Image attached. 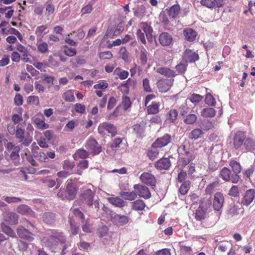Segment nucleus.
Masks as SVG:
<instances>
[{
	"label": "nucleus",
	"instance_id": "680f3d73",
	"mask_svg": "<svg viewBox=\"0 0 255 255\" xmlns=\"http://www.w3.org/2000/svg\"><path fill=\"white\" fill-rule=\"evenodd\" d=\"M200 3L202 5L208 8H213L215 6V2L214 0H201Z\"/></svg>",
	"mask_w": 255,
	"mask_h": 255
},
{
	"label": "nucleus",
	"instance_id": "b1692460",
	"mask_svg": "<svg viewBox=\"0 0 255 255\" xmlns=\"http://www.w3.org/2000/svg\"><path fill=\"white\" fill-rule=\"evenodd\" d=\"M171 166V162L168 158H162L155 163V166L157 169H167Z\"/></svg>",
	"mask_w": 255,
	"mask_h": 255
},
{
	"label": "nucleus",
	"instance_id": "6ab92c4d",
	"mask_svg": "<svg viewBox=\"0 0 255 255\" xmlns=\"http://www.w3.org/2000/svg\"><path fill=\"white\" fill-rule=\"evenodd\" d=\"M207 216V209L205 207L204 203H202L196 211L195 218L197 221H202L206 219Z\"/></svg>",
	"mask_w": 255,
	"mask_h": 255
},
{
	"label": "nucleus",
	"instance_id": "f3484780",
	"mask_svg": "<svg viewBox=\"0 0 255 255\" xmlns=\"http://www.w3.org/2000/svg\"><path fill=\"white\" fill-rule=\"evenodd\" d=\"M246 140L245 133L241 131L237 132L234 137V145L236 149L239 148Z\"/></svg>",
	"mask_w": 255,
	"mask_h": 255
},
{
	"label": "nucleus",
	"instance_id": "4468645a",
	"mask_svg": "<svg viewBox=\"0 0 255 255\" xmlns=\"http://www.w3.org/2000/svg\"><path fill=\"white\" fill-rule=\"evenodd\" d=\"M140 29L145 33L146 37L149 41L151 42L153 39V29L150 23L146 22H142L139 25Z\"/></svg>",
	"mask_w": 255,
	"mask_h": 255
},
{
	"label": "nucleus",
	"instance_id": "f03ea898",
	"mask_svg": "<svg viewBox=\"0 0 255 255\" xmlns=\"http://www.w3.org/2000/svg\"><path fill=\"white\" fill-rule=\"evenodd\" d=\"M77 189L75 184L68 183L65 190H60L57 196L62 200H73L76 195Z\"/></svg>",
	"mask_w": 255,
	"mask_h": 255
},
{
	"label": "nucleus",
	"instance_id": "72a5a7b5",
	"mask_svg": "<svg viewBox=\"0 0 255 255\" xmlns=\"http://www.w3.org/2000/svg\"><path fill=\"white\" fill-rule=\"evenodd\" d=\"M244 145L245 149L248 151L255 149V140L252 138L248 137L244 141Z\"/></svg>",
	"mask_w": 255,
	"mask_h": 255
},
{
	"label": "nucleus",
	"instance_id": "ea45409f",
	"mask_svg": "<svg viewBox=\"0 0 255 255\" xmlns=\"http://www.w3.org/2000/svg\"><path fill=\"white\" fill-rule=\"evenodd\" d=\"M197 117L195 114H190L186 116L183 122L186 125H193L197 121Z\"/></svg>",
	"mask_w": 255,
	"mask_h": 255
},
{
	"label": "nucleus",
	"instance_id": "8fccbe9b",
	"mask_svg": "<svg viewBox=\"0 0 255 255\" xmlns=\"http://www.w3.org/2000/svg\"><path fill=\"white\" fill-rule=\"evenodd\" d=\"M190 182L186 181L184 182L179 188V192L182 195H185L188 191L190 187Z\"/></svg>",
	"mask_w": 255,
	"mask_h": 255
},
{
	"label": "nucleus",
	"instance_id": "bb28decb",
	"mask_svg": "<svg viewBox=\"0 0 255 255\" xmlns=\"http://www.w3.org/2000/svg\"><path fill=\"white\" fill-rule=\"evenodd\" d=\"M178 152L181 156L195 155L192 150L188 148L187 144H183L179 146Z\"/></svg>",
	"mask_w": 255,
	"mask_h": 255
},
{
	"label": "nucleus",
	"instance_id": "20e7f679",
	"mask_svg": "<svg viewBox=\"0 0 255 255\" xmlns=\"http://www.w3.org/2000/svg\"><path fill=\"white\" fill-rule=\"evenodd\" d=\"M98 131L101 135H105V131H107L109 133H110L112 136H115L117 133L116 127L108 122H104L100 124L98 128Z\"/></svg>",
	"mask_w": 255,
	"mask_h": 255
},
{
	"label": "nucleus",
	"instance_id": "a18cd8bd",
	"mask_svg": "<svg viewBox=\"0 0 255 255\" xmlns=\"http://www.w3.org/2000/svg\"><path fill=\"white\" fill-rule=\"evenodd\" d=\"M203 97L200 95L197 94H191L187 98L191 102L194 104L195 105L201 102Z\"/></svg>",
	"mask_w": 255,
	"mask_h": 255
},
{
	"label": "nucleus",
	"instance_id": "13d9d810",
	"mask_svg": "<svg viewBox=\"0 0 255 255\" xmlns=\"http://www.w3.org/2000/svg\"><path fill=\"white\" fill-rule=\"evenodd\" d=\"M75 164L73 161L69 160H66L63 163V169L69 170H71L74 167Z\"/></svg>",
	"mask_w": 255,
	"mask_h": 255
},
{
	"label": "nucleus",
	"instance_id": "c85d7f7f",
	"mask_svg": "<svg viewBox=\"0 0 255 255\" xmlns=\"http://www.w3.org/2000/svg\"><path fill=\"white\" fill-rule=\"evenodd\" d=\"M203 134V131L201 128H196L189 132L188 137L192 140H196L201 138Z\"/></svg>",
	"mask_w": 255,
	"mask_h": 255
},
{
	"label": "nucleus",
	"instance_id": "864d4df0",
	"mask_svg": "<svg viewBox=\"0 0 255 255\" xmlns=\"http://www.w3.org/2000/svg\"><path fill=\"white\" fill-rule=\"evenodd\" d=\"M214 127V123L207 120L204 121L201 126V128L203 130H208Z\"/></svg>",
	"mask_w": 255,
	"mask_h": 255
},
{
	"label": "nucleus",
	"instance_id": "79ce46f5",
	"mask_svg": "<svg viewBox=\"0 0 255 255\" xmlns=\"http://www.w3.org/2000/svg\"><path fill=\"white\" fill-rule=\"evenodd\" d=\"M34 123L36 125V127L40 130H44L49 128V125L46 124L44 120H41L39 118H35Z\"/></svg>",
	"mask_w": 255,
	"mask_h": 255
},
{
	"label": "nucleus",
	"instance_id": "49530a36",
	"mask_svg": "<svg viewBox=\"0 0 255 255\" xmlns=\"http://www.w3.org/2000/svg\"><path fill=\"white\" fill-rule=\"evenodd\" d=\"M158 147H155L152 144L151 148L148 152V156L151 160H154L158 155Z\"/></svg>",
	"mask_w": 255,
	"mask_h": 255
},
{
	"label": "nucleus",
	"instance_id": "58836bf2",
	"mask_svg": "<svg viewBox=\"0 0 255 255\" xmlns=\"http://www.w3.org/2000/svg\"><path fill=\"white\" fill-rule=\"evenodd\" d=\"M148 52L142 46L140 48L139 59L142 65H144L147 63Z\"/></svg>",
	"mask_w": 255,
	"mask_h": 255
},
{
	"label": "nucleus",
	"instance_id": "37998d69",
	"mask_svg": "<svg viewBox=\"0 0 255 255\" xmlns=\"http://www.w3.org/2000/svg\"><path fill=\"white\" fill-rule=\"evenodd\" d=\"M120 195L126 200L132 201L137 197V194L135 192H122Z\"/></svg>",
	"mask_w": 255,
	"mask_h": 255
},
{
	"label": "nucleus",
	"instance_id": "a19ab883",
	"mask_svg": "<svg viewBox=\"0 0 255 255\" xmlns=\"http://www.w3.org/2000/svg\"><path fill=\"white\" fill-rule=\"evenodd\" d=\"M17 211L19 214L25 215H30L32 213L29 207L24 204L19 205L17 208Z\"/></svg>",
	"mask_w": 255,
	"mask_h": 255
},
{
	"label": "nucleus",
	"instance_id": "f704fd0d",
	"mask_svg": "<svg viewBox=\"0 0 255 255\" xmlns=\"http://www.w3.org/2000/svg\"><path fill=\"white\" fill-rule=\"evenodd\" d=\"M146 10L145 6L143 5H138L134 11V15L138 18H142L145 15Z\"/></svg>",
	"mask_w": 255,
	"mask_h": 255
},
{
	"label": "nucleus",
	"instance_id": "052dcab7",
	"mask_svg": "<svg viewBox=\"0 0 255 255\" xmlns=\"http://www.w3.org/2000/svg\"><path fill=\"white\" fill-rule=\"evenodd\" d=\"M16 50L21 54L23 57L28 56V51L27 49L21 44L17 45Z\"/></svg>",
	"mask_w": 255,
	"mask_h": 255
},
{
	"label": "nucleus",
	"instance_id": "f8f14e48",
	"mask_svg": "<svg viewBox=\"0 0 255 255\" xmlns=\"http://www.w3.org/2000/svg\"><path fill=\"white\" fill-rule=\"evenodd\" d=\"M224 202L223 194L220 192L215 193L213 201V207L215 210L219 211L223 207Z\"/></svg>",
	"mask_w": 255,
	"mask_h": 255
},
{
	"label": "nucleus",
	"instance_id": "7ed1b4c3",
	"mask_svg": "<svg viewBox=\"0 0 255 255\" xmlns=\"http://www.w3.org/2000/svg\"><path fill=\"white\" fill-rule=\"evenodd\" d=\"M58 242L61 243H65L66 239L63 233L52 231L49 237L46 240L44 243L47 247H52L56 245Z\"/></svg>",
	"mask_w": 255,
	"mask_h": 255
},
{
	"label": "nucleus",
	"instance_id": "a878e982",
	"mask_svg": "<svg viewBox=\"0 0 255 255\" xmlns=\"http://www.w3.org/2000/svg\"><path fill=\"white\" fill-rule=\"evenodd\" d=\"M156 72L168 78H172L176 76L175 71L167 67L157 68Z\"/></svg>",
	"mask_w": 255,
	"mask_h": 255
},
{
	"label": "nucleus",
	"instance_id": "412c9836",
	"mask_svg": "<svg viewBox=\"0 0 255 255\" xmlns=\"http://www.w3.org/2000/svg\"><path fill=\"white\" fill-rule=\"evenodd\" d=\"M183 58L186 62L191 63L198 60L199 59V55L190 49H186L184 52Z\"/></svg>",
	"mask_w": 255,
	"mask_h": 255
},
{
	"label": "nucleus",
	"instance_id": "5701e85b",
	"mask_svg": "<svg viewBox=\"0 0 255 255\" xmlns=\"http://www.w3.org/2000/svg\"><path fill=\"white\" fill-rule=\"evenodd\" d=\"M3 218L4 221L10 225H15L18 223V216L16 213L12 212L5 213L3 214Z\"/></svg>",
	"mask_w": 255,
	"mask_h": 255
},
{
	"label": "nucleus",
	"instance_id": "603ef678",
	"mask_svg": "<svg viewBox=\"0 0 255 255\" xmlns=\"http://www.w3.org/2000/svg\"><path fill=\"white\" fill-rule=\"evenodd\" d=\"M205 102L206 104L211 106H214L216 104L215 100L210 93L206 94Z\"/></svg>",
	"mask_w": 255,
	"mask_h": 255
},
{
	"label": "nucleus",
	"instance_id": "6e6d98bb",
	"mask_svg": "<svg viewBox=\"0 0 255 255\" xmlns=\"http://www.w3.org/2000/svg\"><path fill=\"white\" fill-rule=\"evenodd\" d=\"M69 224L71 234L73 235H77L79 232V227L75 224L74 221L72 220L71 219H69Z\"/></svg>",
	"mask_w": 255,
	"mask_h": 255
},
{
	"label": "nucleus",
	"instance_id": "de8ad7c7",
	"mask_svg": "<svg viewBox=\"0 0 255 255\" xmlns=\"http://www.w3.org/2000/svg\"><path fill=\"white\" fill-rule=\"evenodd\" d=\"M1 228L2 231L8 236L10 237H14L15 233L9 226L2 223L1 224Z\"/></svg>",
	"mask_w": 255,
	"mask_h": 255
},
{
	"label": "nucleus",
	"instance_id": "774afa93",
	"mask_svg": "<svg viewBox=\"0 0 255 255\" xmlns=\"http://www.w3.org/2000/svg\"><path fill=\"white\" fill-rule=\"evenodd\" d=\"M187 64L180 63L176 66V70L179 73H183L186 70Z\"/></svg>",
	"mask_w": 255,
	"mask_h": 255
},
{
	"label": "nucleus",
	"instance_id": "4c0bfd02",
	"mask_svg": "<svg viewBox=\"0 0 255 255\" xmlns=\"http://www.w3.org/2000/svg\"><path fill=\"white\" fill-rule=\"evenodd\" d=\"M216 114V111L212 108H204L201 112V115L204 117H213Z\"/></svg>",
	"mask_w": 255,
	"mask_h": 255
},
{
	"label": "nucleus",
	"instance_id": "39448f33",
	"mask_svg": "<svg viewBox=\"0 0 255 255\" xmlns=\"http://www.w3.org/2000/svg\"><path fill=\"white\" fill-rule=\"evenodd\" d=\"M86 148L93 155L99 154L102 150V147L98 142L93 138H90L86 141Z\"/></svg>",
	"mask_w": 255,
	"mask_h": 255
},
{
	"label": "nucleus",
	"instance_id": "7c9ffc66",
	"mask_svg": "<svg viewBox=\"0 0 255 255\" xmlns=\"http://www.w3.org/2000/svg\"><path fill=\"white\" fill-rule=\"evenodd\" d=\"M244 212L243 208L238 206L234 205L230 207L228 211V214L232 216H237Z\"/></svg>",
	"mask_w": 255,
	"mask_h": 255
},
{
	"label": "nucleus",
	"instance_id": "c756f323",
	"mask_svg": "<svg viewBox=\"0 0 255 255\" xmlns=\"http://www.w3.org/2000/svg\"><path fill=\"white\" fill-rule=\"evenodd\" d=\"M108 201L111 204L119 208H122L125 206L124 201L122 199L118 197H109L108 198Z\"/></svg>",
	"mask_w": 255,
	"mask_h": 255
},
{
	"label": "nucleus",
	"instance_id": "3c124183",
	"mask_svg": "<svg viewBox=\"0 0 255 255\" xmlns=\"http://www.w3.org/2000/svg\"><path fill=\"white\" fill-rule=\"evenodd\" d=\"M37 50L42 54H45L48 52V46L46 42H43L37 45Z\"/></svg>",
	"mask_w": 255,
	"mask_h": 255
},
{
	"label": "nucleus",
	"instance_id": "cd10ccee",
	"mask_svg": "<svg viewBox=\"0 0 255 255\" xmlns=\"http://www.w3.org/2000/svg\"><path fill=\"white\" fill-rule=\"evenodd\" d=\"M184 35L185 39L189 41H193L197 36L196 32L191 28H186L184 30Z\"/></svg>",
	"mask_w": 255,
	"mask_h": 255
},
{
	"label": "nucleus",
	"instance_id": "e2e57ef3",
	"mask_svg": "<svg viewBox=\"0 0 255 255\" xmlns=\"http://www.w3.org/2000/svg\"><path fill=\"white\" fill-rule=\"evenodd\" d=\"M122 105L123 107L124 110H127L131 105L130 99L128 97H123L122 102Z\"/></svg>",
	"mask_w": 255,
	"mask_h": 255
},
{
	"label": "nucleus",
	"instance_id": "473e14b6",
	"mask_svg": "<svg viewBox=\"0 0 255 255\" xmlns=\"http://www.w3.org/2000/svg\"><path fill=\"white\" fill-rule=\"evenodd\" d=\"M145 207V204L141 200H137L131 203V208L134 211H142Z\"/></svg>",
	"mask_w": 255,
	"mask_h": 255
},
{
	"label": "nucleus",
	"instance_id": "c03bdc74",
	"mask_svg": "<svg viewBox=\"0 0 255 255\" xmlns=\"http://www.w3.org/2000/svg\"><path fill=\"white\" fill-rule=\"evenodd\" d=\"M229 165L235 173H239L241 172L242 167L238 162L233 160L230 162Z\"/></svg>",
	"mask_w": 255,
	"mask_h": 255
},
{
	"label": "nucleus",
	"instance_id": "5fc2aeb1",
	"mask_svg": "<svg viewBox=\"0 0 255 255\" xmlns=\"http://www.w3.org/2000/svg\"><path fill=\"white\" fill-rule=\"evenodd\" d=\"M63 52L66 55L69 57L74 56L77 54V51L75 49L68 46H65Z\"/></svg>",
	"mask_w": 255,
	"mask_h": 255
},
{
	"label": "nucleus",
	"instance_id": "0eeeda50",
	"mask_svg": "<svg viewBox=\"0 0 255 255\" xmlns=\"http://www.w3.org/2000/svg\"><path fill=\"white\" fill-rule=\"evenodd\" d=\"M7 150L10 153V157L12 160H17L19 158V152L20 147L11 142H8L5 145Z\"/></svg>",
	"mask_w": 255,
	"mask_h": 255
},
{
	"label": "nucleus",
	"instance_id": "aec40b11",
	"mask_svg": "<svg viewBox=\"0 0 255 255\" xmlns=\"http://www.w3.org/2000/svg\"><path fill=\"white\" fill-rule=\"evenodd\" d=\"M145 127L146 124L143 121L133 126V131L137 137H141L144 136Z\"/></svg>",
	"mask_w": 255,
	"mask_h": 255
},
{
	"label": "nucleus",
	"instance_id": "393cba45",
	"mask_svg": "<svg viewBox=\"0 0 255 255\" xmlns=\"http://www.w3.org/2000/svg\"><path fill=\"white\" fill-rule=\"evenodd\" d=\"M172 36L167 32H162L159 36V41L163 46H168L172 42Z\"/></svg>",
	"mask_w": 255,
	"mask_h": 255
},
{
	"label": "nucleus",
	"instance_id": "4d7b16f0",
	"mask_svg": "<svg viewBox=\"0 0 255 255\" xmlns=\"http://www.w3.org/2000/svg\"><path fill=\"white\" fill-rule=\"evenodd\" d=\"M63 98L66 102H73L75 100L74 94L71 91H68L63 94Z\"/></svg>",
	"mask_w": 255,
	"mask_h": 255
},
{
	"label": "nucleus",
	"instance_id": "0e129e2a",
	"mask_svg": "<svg viewBox=\"0 0 255 255\" xmlns=\"http://www.w3.org/2000/svg\"><path fill=\"white\" fill-rule=\"evenodd\" d=\"M72 65L76 67L78 65H84L86 63V60L84 59H81L79 57H76L75 59L71 61Z\"/></svg>",
	"mask_w": 255,
	"mask_h": 255
},
{
	"label": "nucleus",
	"instance_id": "ddd939ff",
	"mask_svg": "<svg viewBox=\"0 0 255 255\" xmlns=\"http://www.w3.org/2000/svg\"><path fill=\"white\" fill-rule=\"evenodd\" d=\"M17 234L19 238L31 242L34 240V235L22 226H19L17 229Z\"/></svg>",
	"mask_w": 255,
	"mask_h": 255
},
{
	"label": "nucleus",
	"instance_id": "f257e3e1",
	"mask_svg": "<svg viewBox=\"0 0 255 255\" xmlns=\"http://www.w3.org/2000/svg\"><path fill=\"white\" fill-rule=\"evenodd\" d=\"M80 200L86 204L90 208H92L96 212L100 209L99 200L95 197V193L90 189L83 188L81 190Z\"/></svg>",
	"mask_w": 255,
	"mask_h": 255
},
{
	"label": "nucleus",
	"instance_id": "423d86ee",
	"mask_svg": "<svg viewBox=\"0 0 255 255\" xmlns=\"http://www.w3.org/2000/svg\"><path fill=\"white\" fill-rule=\"evenodd\" d=\"M24 134L25 130L17 127L15 132L16 138L19 139L22 145L28 146L31 142L32 138L28 135L24 136Z\"/></svg>",
	"mask_w": 255,
	"mask_h": 255
},
{
	"label": "nucleus",
	"instance_id": "c9c22d12",
	"mask_svg": "<svg viewBox=\"0 0 255 255\" xmlns=\"http://www.w3.org/2000/svg\"><path fill=\"white\" fill-rule=\"evenodd\" d=\"M231 172L227 167H223L220 171V176L225 181H229L231 179Z\"/></svg>",
	"mask_w": 255,
	"mask_h": 255
},
{
	"label": "nucleus",
	"instance_id": "69168bd1",
	"mask_svg": "<svg viewBox=\"0 0 255 255\" xmlns=\"http://www.w3.org/2000/svg\"><path fill=\"white\" fill-rule=\"evenodd\" d=\"M108 87V83L105 80H101L99 83L94 86V89H105Z\"/></svg>",
	"mask_w": 255,
	"mask_h": 255
},
{
	"label": "nucleus",
	"instance_id": "4be33fe9",
	"mask_svg": "<svg viewBox=\"0 0 255 255\" xmlns=\"http://www.w3.org/2000/svg\"><path fill=\"white\" fill-rule=\"evenodd\" d=\"M255 196V191L254 189H250L247 190L242 201L243 205L249 206L254 199Z\"/></svg>",
	"mask_w": 255,
	"mask_h": 255
},
{
	"label": "nucleus",
	"instance_id": "9d476101",
	"mask_svg": "<svg viewBox=\"0 0 255 255\" xmlns=\"http://www.w3.org/2000/svg\"><path fill=\"white\" fill-rule=\"evenodd\" d=\"M174 79H162L158 81L157 86L160 92L165 93L169 91L173 85Z\"/></svg>",
	"mask_w": 255,
	"mask_h": 255
},
{
	"label": "nucleus",
	"instance_id": "2eb2a0df",
	"mask_svg": "<svg viewBox=\"0 0 255 255\" xmlns=\"http://www.w3.org/2000/svg\"><path fill=\"white\" fill-rule=\"evenodd\" d=\"M171 135L168 133H166L164 134L163 136L157 138L153 143V145L155 147L160 148L167 145L171 142Z\"/></svg>",
	"mask_w": 255,
	"mask_h": 255
},
{
	"label": "nucleus",
	"instance_id": "a211bd4d",
	"mask_svg": "<svg viewBox=\"0 0 255 255\" xmlns=\"http://www.w3.org/2000/svg\"><path fill=\"white\" fill-rule=\"evenodd\" d=\"M166 10L168 16L173 19H177L179 17V14L180 13L181 7L179 4H175L166 8Z\"/></svg>",
	"mask_w": 255,
	"mask_h": 255
},
{
	"label": "nucleus",
	"instance_id": "e433bc0d",
	"mask_svg": "<svg viewBox=\"0 0 255 255\" xmlns=\"http://www.w3.org/2000/svg\"><path fill=\"white\" fill-rule=\"evenodd\" d=\"M89 152L85 149H78L73 155V158L75 160H78L79 158L85 159L89 156Z\"/></svg>",
	"mask_w": 255,
	"mask_h": 255
},
{
	"label": "nucleus",
	"instance_id": "6e6552de",
	"mask_svg": "<svg viewBox=\"0 0 255 255\" xmlns=\"http://www.w3.org/2000/svg\"><path fill=\"white\" fill-rule=\"evenodd\" d=\"M111 221L115 225L122 226L128 223L129 218L125 215L114 213L111 216Z\"/></svg>",
	"mask_w": 255,
	"mask_h": 255
},
{
	"label": "nucleus",
	"instance_id": "09e8293b",
	"mask_svg": "<svg viewBox=\"0 0 255 255\" xmlns=\"http://www.w3.org/2000/svg\"><path fill=\"white\" fill-rule=\"evenodd\" d=\"M159 104L156 102H152L151 105L147 107V111L149 114H155L159 111Z\"/></svg>",
	"mask_w": 255,
	"mask_h": 255
},
{
	"label": "nucleus",
	"instance_id": "bf43d9fd",
	"mask_svg": "<svg viewBox=\"0 0 255 255\" xmlns=\"http://www.w3.org/2000/svg\"><path fill=\"white\" fill-rule=\"evenodd\" d=\"M99 57L101 59H110L113 57V54L109 51L101 52L99 53Z\"/></svg>",
	"mask_w": 255,
	"mask_h": 255
},
{
	"label": "nucleus",
	"instance_id": "1a4fd4ad",
	"mask_svg": "<svg viewBox=\"0 0 255 255\" xmlns=\"http://www.w3.org/2000/svg\"><path fill=\"white\" fill-rule=\"evenodd\" d=\"M133 188L136 194L140 197L147 199L151 197L149 189L143 185L135 184L134 185Z\"/></svg>",
	"mask_w": 255,
	"mask_h": 255
},
{
	"label": "nucleus",
	"instance_id": "2f4dec72",
	"mask_svg": "<svg viewBox=\"0 0 255 255\" xmlns=\"http://www.w3.org/2000/svg\"><path fill=\"white\" fill-rule=\"evenodd\" d=\"M43 220L47 224H53L55 220V215L54 214L52 213H45L42 216Z\"/></svg>",
	"mask_w": 255,
	"mask_h": 255
},
{
	"label": "nucleus",
	"instance_id": "9b49d317",
	"mask_svg": "<svg viewBox=\"0 0 255 255\" xmlns=\"http://www.w3.org/2000/svg\"><path fill=\"white\" fill-rule=\"evenodd\" d=\"M139 179L141 182L144 184L151 186H154L156 184V179L154 175L149 172H143L142 173Z\"/></svg>",
	"mask_w": 255,
	"mask_h": 255
},
{
	"label": "nucleus",
	"instance_id": "338daca9",
	"mask_svg": "<svg viewBox=\"0 0 255 255\" xmlns=\"http://www.w3.org/2000/svg\"><path fill=\"white\" fill-rule=\"evenodd\" d=\"M178 116V112L176 110L173 109L171 110L168 113L169 119L172 122H174Z\"/></svg>",
	"mask_w": 255,
	"mask_h": 255
},
{
	"label": "nucleus",
	"instance_id": "dca6fc26",
	"mask_svg": "<svg viewBox=\"0 0 255 255\" xmlns=\"http://www.w3.org/2000/svg\"><path fill=\"white\" fill-rule=\"evenodd\" d=\"M195 155L180 156L178 160V167L180 169L184 168L195 158Z\"/></svg>",
	"mask_w": 255,
	"mask_h": 255
}]
</instances>
